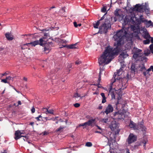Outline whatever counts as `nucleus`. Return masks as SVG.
Masks as SVG:
<instances>
[{
    "label": "nucleus",
    "instance_id": "1",
    "mask_svg": "<svg viewBox=\"0 0 153 153\" xmlns=\"http://www.w3.org/2000/svg\"><path fill=\"white\" fill-rule=\"evenodd\" d=\"M131 28L133 31V33L128 34L123 28L117 31L116 33L113 36L115 41L114 44L115 47L113 48L108 46L105 48L103 54L99 59L100 65L103 64L106 65L109 63L113 59L114 56L117 54L121 50V48L125 43L126 40L131 41L133 36L136 37L138 40L140 39L138 35L140 33L139 27L136 28L135 26H131Z\"/></svg>",
    "mask_w": 153,
    "mask_h": 153
},
{
    "label": "nucleus",
    "instance_id": "2",
    "mask_svg": "<svg viewBox=\"0 0 153 153\" xmlns=\"http://www.w3.org/2000/svg\"><path fill=\"white\" fill-rule=\"evenodd\" d=\"M134 20H136L139 25L142 22L139 18H137L133 12H131L125 17L123 20L124 22L123 23V24L126 25L130 22L134 23L135 22Z\"/></svg>",
    "mask_w": 153,
    "mask_h": 153
},
{
    "label": "nucleus",
    "instance_id": "3",
    "mask_svg": "<svg viewBox=\"0 0 153 153\" xmlns=\"http://www.w3.org/2000/svg\"><path fill=\"white\" fill-rule=\"evenodd\" d=\"M133 57L136 60H144L146 61V58L143 56L142 50L137 48L134 47L132 50Z\"/></svg>",
    "mask_w": 153,
    "mask_h": 153
},
{
    "label": "nucleus",
    "instance_id": "4",
    "mask_svg": "<svg viewBox=\"0 0 153 153\" xmlns=\"http://www.w3.org/2000/svg\"><path fill=\"white\" fill-rule=\"evenodd\" d=\"M111 25L110 21L107 19H105V22L99 27V30L97 33H106L108 29L111 27Z\"/></svg>",
    "mask_w": 153,
    "mask_h": 153
},
{
    "label": "nucleus",
    "instance_id": "5",
    "mask_svg": "<svg viewBox=\"0 0 153 153\" xmlns=\"http://www.w3.org/2000/svg\"><path fill=\"white\" fill-rule=\"evenodd\" d=\"M133 11H136L140 12H143L145 11L146 14L149 13V9L148 7V5L145 3V5L141 6L140 4H136L134 7L132 8Z\"/></svg>",
    "mask_w": 153,
    "mask_h": 153
},
{
    "label": "nucleus",
    "instance_id": "6",
    "mask_svg": "<svg viewBox=\"0 0 153 153\" xmlns=\"http://www.w3.org/2000/svg\"><path fill=\"white\" fill-rule=\"evenodd\" d=\"M115 16L114 18V22L117 21H120L123 20L124 17L123 12L120 9H117L114 11Z\"/></svg>",
    "mask_w": 153,
    "mask_h": 153
},
{
    "label": "nucleus",
    "instance_id": "7",
    "mask_svg": "<svg viewBox=\"0 0 153 153\" xmlns=\"http://www.w3.org/2000/svg\"><path fill=\"white\" fill-rule=\"evenodd\" d=\"M45 43L46 41L44 40L43 38H41L39 40V41L36 40L30 43H26V45H31L32 46H35L36 45L39 44L40 45L43 46Z\"/></svg>",
    "mask_w": 153,
    "mask_h": 153
},
{
    "label": "nucleus",
    "instance_id": "8",
    "mask_svg": "<svg viewBox=\"0 0 153 153\" xmlns=\"http://www.w3.org/2000/svg\"><path fill=\"white\" fill-rule=\"evenodd\" d=\"M137 140V137L133 134L131 133L126 140L128 144H130Z\"/></svg>",
    "mask_w": 153,
    "mask_h": 153
},
{
    "label": "nucleus",
    "instance_id": "9",
    "mask_svg": "<svg viewBox=\"0 0 153 153\" xmlns=\"http://www.w3.org/2000/svg\"><path fill=\"white\" fill-rule=\"evenodd\" d=\"M114 111L113 106L110 104H109L107 106L105 111H102L103 114H106L108 115V114L111 113Z\"/></svg>",
    "mask_w": 153,
    "mask_h": 153
},
{
    "label": "nucleus",
    "instance_id": "10",
    "mask_svg": "<svg viewBox=\"0 0 153 153\" xmlns=\"http://www.w3.org/2000/svg\"><path fill=\"white\" fill-rule=\"evenodd\" d=\"M140 31L142 32V36L145 39H150L151 37L146 29L145 28H143Z\"/></svg>",
    "mask_w": 153,
    "mask_h": 153
},
{
    "label": "nucleus",
    "instance_id": "11",
    "mask_svg": "<svg viewBox=\"0 0 153 153\" xmlns=\"http://www.w3.org/2000/svg\"><path fill=\"white\" fill-rule=\"evenodd\" d=\"M118 123L115 121L113 120L111 121L109 125V127L112 131H114L118 128Z\"/></svg>",
    "mask_w": 153,
    "mask_h": 153
},
{
    "label": "nucleus",
    "instance_id": "12",
    "mask_svg": "<svg viewBox=\"0 0 153 153\" xmlns=\"http://www.w3.org/2000/svg\"><path fill=\"white\" fill-rule=\"evenodd\" d=\"M137 64L135 63H133L131 67V72L134 74L135 72H137Z\"/></svg>",
    "mask_w": 153,
    "mask_h": 153
},
{
    "label": "nucleus",
    "instance_id": "13",
    "mask_svg": "<svg viewBox=\"0 0 153 153\" xmlns=\"http://www.w3.org/2000/svg\"><path fill=\"white\" fill-rule=\"evenodd\" d=\"M50 73L51 74L50 75V78L51 79H49V78L47 77H45L44 79V80L45 81L46 83H49L50 81H51V79H54V75H53V74L51 72Z\"/></svg>",
    "mask_w": 153,
    "mask_h": 153
},
{
    "label": "nucleus",
    "instance_id": "14",
    "mask_svg": "<svg viewBox=\"0 0 153 153\" xmlns=\"http://www.w3.org/2000/svg\"><path fill=\"white\" fill-rule=\"evenodd\" d=\"M128 126L130 128H133L134 130H138L139 129L138 128L136 124L131 120L130 121Z\"/></svg>",
    "mask_w": 153,
    "mask_h": 153
},
{
    "label": "nucleus",
    "instance_id": "15",
    "mask_svg": "<svg viewBox=\"0 0 153 153\" xmlns=\"http://www.w3.org/2000/svg\"><path fill=\"white\" fill-rule=\"evenodd\" d=\"M137 72L138 71H143L144 70H146L145 65L144 64H137Z\"/></svg>",
    "mask_w": 153,
    "mask_h": 153
},
{
    "label": "nucleus",
    "instance_id": "16",
    "mask_svg": "<svg viewBox=\"0 0 153 153\" xmlns=\"http://www.w3.org/2000/svg\"><path fill=\"white\" fill-rule=\"evenodd\" d=\"M21 131L19 130H17L15 131V139L17 140L21 138Z\"/></svg>",
    "mask_w": 153,
    "mask_h": 153
},
{
    "label": "nucleus",
    "instance_id": "17",
    "mask_svg": "<svg viewBox=\"0 0 153 153\" xmlns=\"http://www.w3.org/2000/svg\"><path fill=\"white\" fill-rule=\"evenodd\" d=\"M5 36L7 39L8 40L11 41L13 39V36L9 33H5Z\"/></svg>",
    "mask_w": 153,
    "mask_h": 153
},
{
    "label": "nucleus",
    "instance_id": "18",
    "mask_svg": "<svg viewBox=\"0 0 153 153\" xmlns=\"http://www.w3.org/2000/svg\"><path fill=\"white\" fill-rule=\"evenodd\" d=\"M77 43H76L74 44L67 45V48L71 49L77 48H78V46H77Z\"/></svg>",
    "mask_w": 153,
    "mask_h": 153
},
{
    "label": "nucleus",
    "instance_id": "19",
    "mask_svg": "<svg viewBox=\"0 0 153 153\" xmlns=\"http://www.w3.org/2000/svg\"><path fill=\"white\" fill-rule=\"evenodd\" d=\"M144 23L147 27H149L151 26H153L151 20L147 21L146 20Z\"/></svg>",
    "mask_w": 153,
    "mask_h": 153
},
{
    "label": "nucleus",
    "instance_id": "20",
    "mask_svg": "<svg viewBox=\"0 0 153 153\" xmlns=\"http://www.w3.org/2000/svg\"><path fill=\"white\" fill-rule=\"evenodd\" d=\"M128 56V55L126 52H123L121 53L120 55V58H122L124 59Z\"/></svg>",
    "mask_w": 153,
    "mask_h": 153
},
{
    "label": "nucleus",
    "instance_id": "21",
    "mask_svg": "<svg viewBox=\"0 0 153 153\" xmlns=\"http://www.w3.org/2000/svg\"><path fill=\"white\" fill-rule=\"evenodd\" d=\"M115 76L114 77V79H112L111 80V83L110 86L109 92L111 91V90L112 89V85L113 83L116 81V79H115Z\"/></svg>",
    "mask_w": 153,
    "mask_h": 153
},
{
    "label": "nucleus",
    "instance_id": "22",
    "mask_svg": "<svg viewBox=\"0 0 153 153\" xmlns=\"http://www.w3.org/2000/svg\"><path fill=\"white\" fill-rule=\"evenodd\" d=\"M100 121L103 123H108L109 121L108 117H107L106 118L102 119Z\"/></svg>",
    "mask_w": 153,
    "mask_h": 153
},
{
    "label": "nucleus",
    "instance_id": "23",
    "mask_svg": "<svg viewBox=\"0 0 153 153\" xmlns=\"http://www.w3.org/2000/svg\"><path fill=\"white\" fill-rule=\"evenodd\" d=\"M132 45L131 43H128L125 45L126 49L130 50L131 49Z\"/></svg>",
    "mask_w": 153,
    "mask_h": 153
},
{
    "label": "nucleus",
    "instance_id": "24",
    "mask_svg": "<svg viewBox=\"0 0 153 153\" xmlns=\"http://www.w3.org/2000/svg\"><path fill=\"white\" fill-rule=\"evenodd\" d=\"M100 94H101V96L102 97V103H104L106 102V98L105 97V94L104 93H101Z\"/></svg>",
    "mask_w": 153,
    "mask_h": 153
},
{
    "label": "nucleus",
    "instance_id": "25",
    "mask_svg": "<svg viewBox=\"0 0 153 153\" xmlns=\"http://www.w3.org/2000/svg\"><path fill=\"white\" fill-rule=\"evenodd\" d=\"M44 109L45 110V112L47 114L50 113V114H53V111L52 109H49L48 110V109L46 108H44Z\"/></svg>",
    "mask_w": 153,
    "mask_h": 153
},
{
    "label": "nucleus",
    "instance_id": "26",
    "mask_svg": "<svg viewBox=\"0 0 153 153\" xmlns=\"http://www.w3.org/2000/svg\"><path fill=\"white\" fill-rule=\"evenodd\" d=\"M73 97L75 98L76 99H78L79 97H80L81 98L82 97H81L80 95L78 94L77 93H75L73 96Z\"/></svg>",
    "mask_w": 153,
    "mask_h": 153
},
{
    "label": "nucleus",
    "instance_id": "27",
    "mask_svg": "<svg viewBox=\"0 0 153 153\" xmlns=\"http://www.w3.org/2000/svg\"><path fill=\"white\" fill-rule=\"evenodd\" d=\"M150 53V51L149 50L147 49V50H146L145 51L144 53H143V56H144V55L145 56H148Z\"/></svg>",
    "mask_w": 153,
    "mask_h": 153
},
{
    "label": "nucleus",
    "instance_id": "28",
    "mask_svg": "<svg viewBox=\"0 0 153 153\" xmlns=\"http://www.w3.org/2000/svg\"><path fill=\"white\" fill-rule=\"evenodd\" d=\"M100 22L98 20L97 22H96L95 24H94V27L95 28H98V26L100 24Z\"/></svg>",
    "mask_w": 153,
    "mask_h": 153
},
{
    "label": "nucleus",
    "instance_id": "29",
    "mask_svg": "<svg viewBox=\"0 0 153 153\" xmlns=\"http://www.w3.org/2000/svg\"><path fill=\"white\" fill-rule=\"evenodd\" d=\"M95 119H91V120H88L87 122L89 126L91 125L95 121Z\"/></svg>",
    "mask_w": 153,
    "mask_h": 153
},
{
    "label": "nucleus",
    "instance_id": "30",
    "mask_svg": "<svg viewBox=\"0 0 153 153\" xmlns=\"http://www.w3.org/2000/svg\"><path fill=\"white\" fill-rule=\"evenodd\" d=\"M146 39V40L143 41V43L145 45L149 44L150 42V39Z\"/></svg>",
    "mask_w": 153,
    "mask_h": 153
},
{
    "label": "nucleus",
    "instance_id": "31",
    "mask_svg": "<svg viewBox=\"0 0 153 153\" xmlns=\"http://www.w3.org/2000/svg\"><path fill=\"white\" fill-rule=\"evenodd\" d=\"M139 18L141 21L142 22H145V21H146V19H144V18H143V15H140Z\"/></svg>",
    "mask_w": 153,
    "mask_h": 153
},
{
    "label": "nucleus",
    "instance_id": "32",
    "mask_svg": "<svg viewBox=\"0 0 153 153\" xmlns=\"http://www.w3.org/2000/svg\"><path fill=\"white\" fill-rule=\"evenodd\" d=\"M92 143L91 142H87L86 143L85 146L87 147H91L92 146Z\"/></svg>",
    "mask_w": 153,
    "mask_h": 153
},
{
    "label": "nucleus",
    "instance_id": "33",
    "mask_svg": "<svg viewBox=\"0 0 153 153\" xmlns=\"http://www.w3.org/2000/svg\"><path fill=\"white\" fill-rule=\"evenodd\" d=\"M26 44H24L23 45H22L21 46V49L22 50L25 49L26 48H27L26 47V46L27 45L28 46L29 45H26Z\"/></svg>",
    "mask_w": 153,
    "mask_h": 153
},
{
    "label": "nucleus",
    "instance_id": "34",
    "mask_svg": "<svg viewBox=\"0 0 153 153\" xmlns=\"http://www.w3.org/2000/svg\"><path fill=\"white\" fill-rule=\"evenodd\" d=\"M14 77H11L10 76H7L6 77V78L7 80H12V81H13V79Z\"/></svg>",
    "mask_w": 153,
    "mask_h": 153
},
{
    "label": "nucleus",
    "instance_id": "35",
    "mask_svg": "<svg viewBox=\"0 0 153 153\" xmlns=\"http://www.w3.org/2000/svg\"><path fill=\"white\" fill-rule=\"evenodd\" d=\"M149 48L151 52L153 53V44H151L149 46Z\"/></svg>",
    "mask_w": 153,
    "mask_h": 153
},
{
    "label": "nucleus",
    "instance_id": "36",
    "mask_svg": "<svg viewBox=\"0 0 153 153\" xmlns=\"http://www.w3.org/2000/svg\"><path fill=\"white\" fill-rule=\"evenodd\" d=\"M1 82H4L5 83H8V82L7 81L6 78L4 79H2L1 80Z\"/></svg>",
    "mask_w": 153,
    "mask_h": 153
},
{
    "label": "nucleus",
    "instance_id": "37",
    "mask_svg": "<svg viewBox=\"0 0 153 153\" xmlns=\"http://www.w3.org/2000/svg\"><path fill=\"white\" fill-rule=\"evenodd\" d=\"M106 11V9L105 7H103L101 9V11L103 13H105Z\"/></svg>",
    "mask_w": 153,
    "mask_h": 153
},
{
    "label": "nucleus",
    "instance_id": "38",
    "mask_svg": "<svg viewBox=\"0 0 153 153\" xmlns=\"http://www.w3.org/2000/svg\"><path fill=\"white\" fill-rule=\"evenodd\" d=\"M101 71H102L100 69V72L99 74V78L98 79V81L99 82L100 81V78H101L100 75L101 74Z\"/></svg>",
    "mask_w": 153,
    "mask_h": 153
},
{
    "label": "nucleus",
    "instance_id": "39",
    "mask_svg": "<svg viewBox=\"0 0 153 153\" xmlns=\"http://www.w3.org/2000/svg\"><path fill=\"white\" fill-rule=\"evenodd\" d=\"M126 66V65L124 64H123L121 65V68H120V69L119 70V71H121L123 70V68H124Z\"/></svg>",
    "mask_w": 153,
    "mask_h": 153
},
{
    "label": "nucleus",
    "instance_id": "40",
    "mask_svg": "<svg viewBox=\"0 0 153 153\" xmlns=\"http://www.w3.org/2000/svg\"><path fill=\"white\" fill-rule=\"evenodd\" d=\"M74 105L75 107L77 108L80 106V104L78 103H76Z\"/></svg>",
    "mask_w": 153,
    "mask_h": 153
},
{
    "label": "nucleus",
    "instance_id": "41",
    "mask_svg": "<svg viewBox=\"0 0 153 153\" xmlns=\"http://www.w3.org/2000/svg\"><path fill=\"white\" fill-rule=\"evenodd\" d=\"M120 115L119 111H117L116 112H115L113 114V115L114 117L116 116L117 115Z\"/></svg>",
    "mask_w": 153,
    "mask_h": 153
},
{
    "label": "nucleus",
    "instance_id": "42",
    "mask_svg": "<svg viewBox=\"0 0 153 153\" xmlns=\"http://www.w3.org/2000/svg\"><path fill=\"white\" fill-rule=\"evenodd\" d=\"M105 13L104 15L100 18V19L98 21H99L100 22V21L102 20H103L105 17H104V16H105V14H106V13Z\"/></svg>",
    "mask_w": 153,
    "mask_h": 153
},
{
    "label": "nucleus",
    "instance_id": "43",
    "mask_svg": "<svg viewBox=\"0 0 153 153\" xmlns=\"http://www.w3.org/2000/svg\"><path fill=\"white\" fill-rule=\"evenodd\" d=\"M48 35V33H44V37H43L42 38H43V40H44V39Z\"/></svg>",
    "mask_w": 153,
    "mask_h": 153
},
{
    "label": "nucleus",
    "instance_id": "44",
    "mask_svg": "<svg viewBox=\"0 0 153 153\" xmlns=\"http://www.w3.org/2000/svg\"><path fill=\"white\" fill-rule=\"evenodd\" d=\"M49 48L48 47H45L44 48V51H48V52H49Z\"/></svg>",
    "mask_w": 153,
    "mask_h": 153
},
{
    "label": "nucleus",
    "instance_id": "45",
    "mask_svg": "<svg viewBox=\"0 0 153 153\" xmlns=\"http://www.w3.org/2000/svg\"><path fill=\"white\" fill-rule=\"evenodd\" d=\"M81 63V62L79 60H77L75 62V64L76 65L79 64Z\"/></svg>",
    "mask_w": 153,
    "mask_h": 153
},
{
    "label": "nucleus",
    "instance_id": "46",
    "mask_svg": "<svg viewBox=\"0 0 153 153\" xmlns=\"http://www.w3.org/2000/svg\"><path fill=\"white\" fill-rule=\"evenodd\" d=\"M63 128L62 127H60L59 128H57L56 130V131H59L61 130Z\"/></svg>",
    "mask_w": 153,
    "mask_h": 153
},
{
    "label": "nucleus",
    "instance_id": "47",
    "mask_svg": "<svg viewBox=\"0 0 153 153\" xmlns=\"http://www.w3.org/2000/svg\"><path fill=\"white\" fill-rule=\"evenodd\" d=\"M74 27H76L78 26V25H77L76 22H74Z\"/></svg>",
    "mask_w": 153,
    "mask_h": 153
},
{
    "label": "nucleus",
    "instance_id": "48",
    "mask_svg": "<svg viewBox=\"0 0 153 153\" xmlns=\"http://www.w3.org/2000/svg\"><path fill=\"white\" fill-rule=\"evenodd\" d=\"M85 125V128L87 126H89V125H88V122H87L84 123Z\"/></svg>",
    "mask_w": 153,
    "mask_h": 153
},
{
    "label": "nucleus",
    "instance_id": "49",
    "mask_svg": "<svg viewBox=\"0 0 153 153\" xmlns=\"http://www.w3.org/2000/svg\"><path fill=\"white\" fill-rule=\"evenodd\" d=\"M8 74V73L7 72H5V73L1 74V76L2 77L3 76H6Z\"/></svg>",
    "mask_w": 153,
    "mask_h": 153
},
{
    "label": "nucleus",
    "instance_id": "50",
    "mask_svg": "<svg viewBox=\"0 0 153 153\" xmlns=\"http://www.w3.org/2000/svg\"><path fill=\"white\" fill-rule=\"evenodd\" d=\"M35 109L33 107L31 109V111L32 113L35 112Z\"/></svg>",
    "mask_w": 153,
    "mask_h": 153
},
{
    "label": "nucleus",
    "instance_id": "51",
    "mask_svg": "<svg viewBox=\"0 0 153 153\" xmlns=\"http://www.w3.org/2000/svg\"><path fill=\"white\" fill-rule=\"evenodd\" d=\"M22 104L20 101H18V104L16 106H18L19 105H20Z\"/></svg>",
    "mask_w": 153,
    "mask_h": 153
},
{
    "label": "nucleus",
    "instance_id": "52",
    "mask_svg": "<svg viewBox=\"0 0 153 153\" xmlns=\"http://www.w3.org/2000/svg\"><path fill=\"white\" fill-rule=\"evenodd\" d=\"M81 126H85V125H84V123H83L80 124L79 125V127H80Z\"/></svg>",
    "mask_w": 153,
    "mask_h": 153
},
{
    "label": "nucleus",
    "instance_id": "53",
    "mask_svg": "<svg viewBox=\"0 0 153 153\" xmlns=\"http://www.w3.org/2000/svg\"><path fill=\"white\" fill-rule=\"evenodd\" d=\"M102 106L101 105H99L98 108L99 109H102Z\"/></svg>",
    "mask_w": 153,
    "mask_h": 153
},
{
    "label": "nucleus",
    "instance_id": "54",
    "mask_svg": "<svg viewBox=\"0 0 153 153\" xmlns=\"http://www.w3.org/2000/svg\"><path fill=\"white\" fill-rule=\"evenodd\" d=\"M42 117L41 116H40V115H39L38 117H36V119L37 120H39V118L40 117Z\"/></svg>",
    "mask_w": 153,
    "mask_h": 153
},
{
    "label": "nucleus",
    "instance_id": "55",
    "mask_svg": "<svg viewBox=\"0 0 153 153\" xmlns=\"http://www.w3.org/2000/svg\"><path fill=\"white\" fill-rule=\"evenodd\" d=\"M126 153H130L129 152V150L128 148H126Z\"/></svg>",
    "mask_w": 153,
    "mask_h": 153
},
{
    "label": "nucleus",
    "instance_id": "56",
    "mask_svg": "<svg viewBox=\"0 0 153 153\" xmlns=\"http://www.w3.org/2000/svg\"><path fill=\"white\" fill-rule=\"evenodd\" d=\"M21 137H24L25 138H26V139H27L28 138V137H27L26 136H23V135H21Z\"/></svg>",
    "mask_w": 153,
    "mask_h": 153
},
{
    "label": "nucleus",
    "instance_id": "57",
    "mask_svg": "<svg viewBox=\"0 0 153 153\" xmlns=\"http://www.w3.org/2000/svg\"><path fill=\"white\" fill-rule=\"evenodd\" d=\"M93 85H97L98 88H101V86H100V85L99 83H98V84H97V85H96L95 84H93Z\"/></svg>",
    "mask_w": 153,
    "mask_h": 153
},
{
    "label": "nucleus",
    "instance_id": "58",
    "mask_svg": "<svg viewBox=\"0 0 153 153\" xmlns=\"http://www.w3.org/2000/svg\"><path fill=\"white\" fill-rule=\"evenodd\" d=\"M150 69H151V71H152V72H153V66L151 65L150 66Z\"/></svg>",
    "mask_w": 153,
    "mask_h": 153
},
{
    "label": "nucleus",
    "instance_id": "59",
    "mask_svg": "<svg viewBox=\"0 0 153 153\" xmlns=\"http://www.w3.org/2000/svg\"><path fill=\"white\" fill-rule=\"evenodd\" d=\"M120 130H117V131L115 132V134H118L120 132Z\"/></svg>",
    "mask_w": 153,
    "mask_h": 153
},
{
    "label": "nucleus",
    "instance_id": "60",
    "mask_svg": "<svg viewBox=\"0 0 153 153\" xmlns=\"http://www.w3.org/2000/svg\"><path fill=\"white\" fill-rule=\"evenodd\" d=\"M150 40L151 41V42L152 43H153V38L151 37V38L150 39Z\"/></svg>",
    "mask_w": 153,
    "mask_h": 153
},
{
    "label": "nucleus",
    "instance_id": "61",
    "mask_svg": "<svg viewBox=\"0 0 153 153\" xmlns=\"http://www.w3.org/2000/svg\"><path fill=\"white\" fill-rule=\"evenodd\" d=\"M93 94L98 95V92L95 91L94 93Z\"/></svg>",
    "mask_w": 153,
    "mask_h": 153
},
{
    "label": "nucleus",
    "instance_id": "62",
    "mask_svg": "<svg viewBox=\"0 0 153 153\" xmlns=\"http://www.w3.org/2000/svg\"><path fill=\"white\" fill-rule=\"evenodd\" d=\"M140 127H141L143 129H142V130H143V129H144V128H145V127L143 125H141L140 126Z\"/></svg>",
    "mask_w": 153,
    "mask_h": 153
},
{
    "label": "nucleus",
    "instance_id": "63",
    "mask_svg": "<svg viewBox=\"0 0 153 153\" xmlns=\"http://www.w3.org/2000/svg\"><path fill=\"white\" fill-rule=\"evenodd\" d=\"M48 134L47 132H46L45 131L43 132V134L44 135H47Z\"/></svg>",
    "mask_w": 153,
    "mask_h": 153
},
{
    "label": "nucleus",
    "instance_id": "64",
    "mask_svg": "<svg viewBox=\"0 0 153 153\" xmlns=\"http://www.w3.org/2000/svg\"><path fill=\"white\" fill-rule=\"evenodd\" d=\"M143 74L145 76H146V75L147 74L146 71L144 72H143Z\"/></svg>",
    "mask_w": 153,
    "mask_h": 153
}]
</instances>
